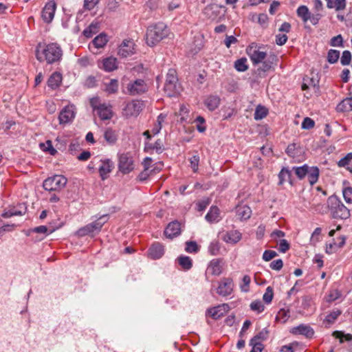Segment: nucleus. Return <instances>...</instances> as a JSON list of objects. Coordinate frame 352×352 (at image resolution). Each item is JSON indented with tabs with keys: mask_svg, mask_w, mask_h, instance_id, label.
Instances as JSON below:
<instances>
[{
	"mask_svg": "<svg viewBox=\"0 0 352 352\" xmlns=\"http://www.w3.org/2000/svg\"><path fill=\"white\" fill-rule=\"evenodd\" d=\"M169 29L167 25L159 22L150 25L146 30V42L150 47H153L159 43L169 34Z\"/></svg>",
	"mask_w": 352,
	"mask_h": 352,
	"instance_id": "nucleus-2",
	"label": "nucleus"
},
{
	"mask_svg": "<svg viewBox=\"0 0 352 352\" xmlns=\"http://www.w3.org/2000/svg\"><path fill=\"white\" fill-rule=\"evenodd\" d=\"M332 336L336 338L340 339V342L343 343L344 339L346 341H351L352 340V334L350 333H344L342 331H335L333 332Z\"/></svg>",
	"mask_w": 352,
	"mask_h": 352,
	"instance_id": "nucleus-41",
	"label": "nucleus"
},
{
	"mask_svg": "<svg viewBox=\"0 0 352 352\" xmlns=\"http://www.w3.org/2000/svg\"><path fill=\"white\" fill-rule=\"evenodd\" d=\"M96 113L102 120H110L113 116L111 106L104 103L101 104Z\"/></svg>",
	"mask_w": 352,
	"mask_h": 352,
	"instance_id": "nucleus-23",
	"label": "nucleus"
},
{
	"mask_svg": "<svg viewBox=\"0 0 352 352\" xmlns=\"http://www.w3.org/2000/svg\"><path fill=\"white\" fill-rule=\"evenodd\" d=\"M277 253L274 250H265L263 254V259L265 261H269L276 257Z\"/></svg>",
	"mask_w": 352,
	"mask_h": 352,
	"instance_id": "nucleus-62",
	"label": "nucleus"
},
{
	"mask_svg": "<svg viewBox=\"0 0 352 352\" xmlns=\"http://www.w3.org/2000/svg\"><path fill=\"white\" fill-rule=\"evenodd\" d=\"M56 9V3L54 0H49L46 3L41 13L42 19L45 23H50L52 22L54 17Z\"/></svg>",
	"mask_w": 352,
	"mask_h": 352,
	"instance_id": "nucleus-10",
	"label": "nucleus"
},
{
	"mask_svg": "<svg viewBox=\"0 0 352 352\" xmlns=\"http://www.w3.org/2000/svg\"><path fill=\"white\" fill-rule=\"evenodd\" d=\"M104 138L109 144L113 145L117 142L118 135L115 131L107 129L104 133Z\"/></svg>",
	"mask_w": 352,
	"mask_h": 352,
	"instance_id": "nucleus-35",
	"label": "nucleus"
},
{
	"mask_svg": "<svg viewBox=\"0 0 352 352\" xmlns=\"http://www.w3.org/2000/svg\"><path fill=\"white\" fill-rule=\"evenodd\" d=\"M108 221V216L107 214L102 215L100 217L95 221L89 223L93 230L94 234L98 233L100 232L102 227L103 225Z\"/></svg>",
	"mask_w": 352,
	"mask_h": 352,
	"instance_id": "nucleus-28",
	"label": "nucleus"
},
{
	"mask_svg": "<svg viewBox=\"0 0 352 352\" xmlns=\"http://www.w3.org/2000/svg\"><path fill=\"white\" fill-rule=\"evenodd\" d=\"M233 290V280L230 278H223L217 287V292L219 296H227L232 294Z\"/></svg>",
	"mask_w": 352,
	"mask_h": 352,
	"instance_id": "nucleus-13",
	"label": "nucleus"
},
{
	"mask_svg": "<svg viewBox=\"0 0 352 352\" xmlns=\"http://www.w3.org/2000/svg\"><path fill=\"white\" fill-rule=\"evenodd\" d=\"M234 68L236 71L240 72H245L248 69V65H247V58H241L237 59L234 62Z\"/></svg>",
	"mask_w": 352,
	"mask_h": 352,
	"instance_id": "nucleus-38",
	"label": "nucleus"
},
{
	"mask_svg": "<svg viewBox=\"0 0 352 352\" xmlns=\"http://www.w3.org/2000/svg\"><path fill=\"white\" fill-rule=\"evenodd\" d=\"M99 2V0H85L84 8L88 10H92Z\"/></svg>",
	"mask_w": 352,
	"mask_h": 352,
	"instance_id": "nucleus-64",
	"label": "nucleus"
},
{
	"mask_svg": "<svg viewBox=\"0 0 352 352\" xmlns=\"http://www.w3.org/2000/svg\"><path fill=\"white\" fill-rule=\"evenodd\" d=\"M278 185H283L285 182H288L292 186L294 184L292 179V170L288 168L283 167L278 173Z\"/></svg>",
	"mask_w": 352,
	"mask_h": 352,
	"instance_id": "nucleus-25",
	"label": "nucleus"
},
{
	"mask_svg": "<svg viewBox=\"0 0 352 352\" xmlns=\"http://www.w3.org/2000/svg\"><path fill=\"white\" fill-rule=\"evenodd\" d=\"M283 266V262L282 259L278 258L275 261H273L270 264V267L272 270L279 271L282 269Z\"/></svg>",
	"mask_w": 352,
	"mask_h": 352,
	"instance_id": "nucleus-61",
	"label": "nucleus"
},
{
	"mask_svg": "<svg viewBox=\"0 0 352 352\" xmlns=\"http://www.w3.org/2000/svg\"><path fill=\"white\" fill-rule=\"evenodd\" d=\"M148 254L152 259H159L164 254V246L158 242L154 243L149 248Z\"/></svg>",
	"mask_w": 352,
	"mask_h": 352,
	"instance_id": "nucleus-20",
	"label": "nucleus"
},
{
	"mask_svg": "<svg viewBox=\"0 0 352 352\" xmlns=\"http://www.w3.org/2000/svg\"><path fill=\"white\" fill-rule=\"evenodd\" d=\"M338 112H349L352 111V97L342 100L336 107Z\"/></svg>",
	"mask_w": 352,
	"mask_h": 352,
	"instance_id": "nucleus-29",
	"label": "nucleus"
},
{
	"mask_svg": "<svg viewBox=\"0 0 352 352\" xmlns=\"http://www.w3.org/2000/svg\"><path fill=\"white\" fill-rule=\"evenodd\" d=\"M241 239V234L238 230L228 232L223 236V241L228 243L235 244Z\"/></svg>",
	"mask_w": 352,
	"mask_h": 352,
	"instance_id": "nucleus-26",
	"label": "nucleus"
},
{
	"mask_svg": "<svg viewBox=\"0 0 352 352\" xmlns=\"http://www.w3.org/2000/svg\"><path fill=\"white\" fill-rule=\"evenodd\" d=\"M77 234L79 236H85L86 235H93L94 234L93 230L91 229V226L89 224L86 225L85 226L80 228L77 231Z\"/></svg>",
	"mask_w": 352,
	"mask_h": 352,
	"instance_id": "nucleus-48",
	"label": "nucleus"
},
{
	"mask_svg": "<svg viewBox=\"0 0 352 352\" xmlns=\"http://www.w3.org/2000/svg\"><path fill=\"white\" fill-rule=\"evenodd\" d=\"M179 90L177 72L175 69H169L166 76L164 91L167 96L174 97L179 94Z\"/></svg>",
	"mask_w": 352,
	"mask_h": 352,
	"instance_id": "nucleus-5",
	"label": "nucleus"
},
{
	"mask_svg": "<svg viewBox=\"0 0 352 352\" xmlns=\"http://www.w3.org/2000/svg\"><path fill=\"white\" fill-rule=\"evenodd\" d=\"M222 263V258H214L211 260L208 265L206 273L215 276H219L223 272Z\"/></svg>",
	"mask_w": 352,
	"mask_h": 352,
	"instance_id": "nucleus-17",
	"label": "nucleus"
},
{
	"mask_svg": "<svg viewBox=\"0 0 352 352\" xmlns=\"http://www.w3.org/2000/svg\"><path fill=\"white\" fill-rule=\"evenodd\" d=\"M278 244L279 245L278 250L282 253L286 252L290 248L289 243L285 239H280Z\"/></svg>",
	"mask_w": 352,
	"mask_h": 352,
	"instance_id": "nucleus-59",
	"label": "nucleus"
},
{
	"mask_svg": "<svg viewBox=\"0 0 352 352\" xmlns=\"http://www.w3.org/2000/svg\"><path fill=\"white\" fill-rule=\"evenodd\" d=\"M236 212L237 216L241 219L246 220L250 217L252 210L249 206L244 205V206H237L236 208Z\"/></svg>",
	"mask_w": 352,
	"mask_h": 352,
	"instance_id": "nucleus-31",
	"label": "nucleus"
},
{
	"mask_svg": "<svg viewBox=\"0 0 352 352\" xmlns=\"http://www.w3.org/2000/svg\"><path fill=\"white\" fill-rule=\"evenodd\" d=\"M118 89V81L116 79H111L110 82L107 84L105 91L108 94H116Z\"/></svg>",
	"mask_w": 352,
	"mask_h": 352,
	"instance_id": "nucleus-42",
	"label": "nucleus"
},
{
	"mask_svg": "<svg viewBox=\"0 0 352 352\" xmlns=\"http://www.w3.org/2000/svg\"><path fill=\"white\" fill-rule=\"evenodd\" d=\"M290 332L294 335H302L307 338H312L314 334V329L309 325L304 324L294 327Z\"/></svg>",
	"mask_w": 352,
	"mask_h": 352,
	"instance_id": "nucleus-18",
	"label": "nucleus"
},
{
	"mask_svg": "<svg viewBox=\"0 0 352 352\" xmlns=\"http://www.w3.org/2000/svg\"><path fill=\"white\" fill-rule=\"evenodd\" d=\"M250 345L252 346L250 352H262L263 349V344L261 342H252V340H250Z\"/></svg>",
	"mask_w": 352,
	"mask_h": 352,
	"instance_id": "nucleus-58",
	"label": "nucleus"
},
{
	"mask_svg": "<svg viewBox=\"0 0 352 352\" xmlns=\"http://www.w3.org/2000/svg\"><path fill=\"white\" fill-rule=\"evenodd\" d=\"M195 122H197V131L200 133L204 132L206 129V126L204 125V124L206 122L204 118L201 116H199L195 119Z\"/></svg>",
	"mask_w": 352,
	"mask_h": 352,
	"instance_id": "nucleus-56",
	"label": "nucleus"
},
{
	"mask_svg": "<svg viewBox=\"0 0 352 352\" xmlns=\"http://www.w3.org/2000/svg\"><path fill=\"white\" fill-rule=\"evenodd\" d=\"M221 99L219 96L217 95H210L204 100V104L207 109L213 111L217 109L220 104Z\"/></svg>",
	"mask_w": 352,
	"mask_h": 352,
	"instance_id": "nucleus-22",
	"label": "nucleus"
},
{
	"mask_svg": "<svg viewBox=\"0 0 352 352\" xmlns=\"http://www.w3.org/2000/svg\"><path fill=\"white\" fill-rule=\"evenodd\" d=\"M342 195L347 204H352V187L347 186L343 188Z\"/></svg>",
	"mask_w": 352,
	"mask_h": 352,
	"instance_id": "nucleus-50",
	"label": "nucleus"
},
{
	"mask_svg": "<svg viewBox=\"0 0 352 352\" xmlns=\"http://www.w3.org/2000/svg\"><path fill=\"white\" fill-rule=\"evenodd\" d=\"M98 24L97 23H91L87 28H85L82 34L86 38H91L94 34L98 32Z\"/></svg>",
	"mask_w": 352,
	"mask_h": 352,
	"instance_id": "nucleus-37",
	"label": "nucleus"
},
{
	"mask_svg": "<svg viewBox=\"0 0 352 352\" xmlns=\"http://www.w3.org/2000/svg\"><path fill=\"white\" fill-rule=\"evenodd\" d=\"M208 252L212 256H216L220 250V245L218 241H212L208 246Z\"/></svg>",
	"mask_w": 352,
	"mask_h": 352,
	"instance_id": "nucleus-46",
	"label": "nucleus"
},
{
	"mask_svg": "<svg viewBox=\"0 0 352 352\" xmlns=\"http://www.w3.org/2000/svg\"><path fill=\"white\" fill-rule=\"evenodd\" d=\"M351 160H352V153H349L344 157L341 158L338 161V165L340 167H344L346 165L349 164V162Z\"/></svg>",
	"mask_w": 352,
	"mask_h": 352,
	"instance_id": "nucleus-57",
	"label": "nucleus"
},
{
	"mask_svg": "<svg viewBox=\"0 0 352 352\" xmlns=\"http://www.w3.org/2000/svg\"><path fill=\"white\" fill-rule=\"evenodd\" d=\"M288 38L287 36L285 34H278L276 36V43L278 45H283L287 42Z\"/></svg>",
	"mask_w": 352,
	"mask_h": 352,
	"instance_id": "nucleus-63",
	"label": "nucleus"
},
{
	"mask_svg": "<svg viewBox=\"0 0 352 352\" xmlns=\"http://www.w3.org/2000/svg\"><path fill=\"white\" fill-rule=\"evenodd\" d=\"M267 109L261 105H258L255 110L254 118L256 120H262L263 118H265L267 115Z\"/></svg>",
	"mask_w": 352,
	"mask_h": 352,
	"instance_id": "nucleus-39",
	"label": "nucleus"
},
{
	"mask_svg": "<svg viewBox=\"0 0 352 352\" xmlns=\"http://www.w3.org/2000/svg\"><path fill=\"white\" fill-rule=\"evenodd\" d=\"M351 61V54L349 50L342 52L340 63L342 65H349Z\"/></svg>",
	"mask_w": 352,
	"mask_h": 352,
	"instance_id": "nucleus-53",
	"label": "nucleus"
},
{
	"mask_svg": "<svg viewBox=\"0 0 352 352\" xmlns=\"http://www.w3.org/2000/svg\"><path fill=\"white\" fill-rule=\"evenodd\" d=\"M267 336L268 331L266 329H263L251 340H252V342H261L262 340H265L267 338Z\"/></svg>",
	"mask_w": 352,
	"mask_h": 352,
	"instance_id": "nucleus-52",
	"label": "nucleus"
},
{
	"mask_svg": "<svg viewBox=\"0 0 352 352\" xmlns=\"http://www.w3.org/2000/svg\"><path fill=\"white\" fill-rule=\"evenodd\" d=\"M250 307L252 311H256L258 314L261 313L265 308L261 300H254L252 302Z\"/></svg>",
	"mask_w": 352,
	"mask_h": 352,
	"instance_id": "nucleus-49",
	"label": "nucleus"
},
{
	"mask_svg": "<svg viewBox=\"0 0 352 352\" xmlns=\"http://www.w3.org/2000/svg\"><path fill=\"white\" fill-rule=\"evenodd\" d=\"M126 91L123 90L124 94L130 96L141 95L148 91L146 83L142 79H136L130 81L126 87Z\"/></svg>",
	"mask_w": 352,
	"mask_h": 352,
	"instance_id": "nucleus-7",
	"label": "nucleus"
},
{
	"mask_svg": "<svg viewBox=\"0 0 352 352\" xmlns=\"http://www.w3.org/2000/svg\"><path fill=\"white\" fill-rule=\"evenodd\" d=\"M296 14L298 17L301 18L304 23H306L309 21L311 12H309L307 6H300L296 10Z\"/></svg>",
	"mask_w": 352,
	"mask_h": 352,
	"instance_id": "nucleus-36",
	"label": "nucleus"
},
{
	"mask_svg": "<svg viewBox=\"0 0 352 352\" xmlns=\"http://www.w3.org/2000/svg\"><path fill=\"white\" fill-rule=\"evenodd\" d=\"M75 117L73 106L64 107L59 113L58 120L60 124H67L72 121Z\"/></svg>",
	"mask_w": 352,
	"mask_h": 352,
	"instance_id": "nucleus-19",
	"label": "nucleus"
},
{
	"mask_svg": "<svg viewBox=\"0 0 352 352\" xmlns=\"http://www.w3.org/2000/svg\"><path fill=\"white\" fill-rule=\"evenodd\" d=\"M178 263L184 270H189L192 267V259L187 256H179L177 258Z\"/></svg>",
	"mask_w": 352,
	"mask_h": 352,
	"instance_id": "nucleus-33",
	"label": "nucleus"
},
{
	"mask_svg": "<svg viewBox=\"0 0 352 352\" xmlns=\"http://www.w3.org/2000/svg\"><path fill=\"white\" fill-rule=\"evenodd\" d=\"M315 125L314 121L310 118H305L302 122V128L304 129H312Z\"/></svg>",
	"mask_w": 352,
	"mask_h": 352,
	"instance_id": "nucleus-60",
	"label": "nucleus"
},
{
	"mask_svg": "<svg viewBox=\"0 0 352 352\" xmlns=\"http://www.w3.org/2000/svg\"><path fill=\"white\" fill-rule=\"evenodd\" d=\"M118 169L124 175L133 170V160L130 153H122L119 156Z\"/></svg>",
	"mask_w": 352,
	"mask_h": 352,
	"instance_id": "nucleus-8",
	"label": "nucleus"
},
{
	"mask_svg": "<svg viewBox=\"0 0 352 352\" xmlns=\"http://www.w3.org/2000/svg\"><path fill=\"white\" fill-rule=\"evenodd\" d=\"M185 250L188 253H197L199 251V247L195 241H186Z\"/></svg>",
	"mask_w": 352,
	"mask_h": 352,
	"instance_id": "nucleus-47",
	"label": "nucleus"
},
{
	"mask_svg": "<svg viewBox=\"0 0 352 352\" xmlns=\"http://www.w3.org/2000/svg\"><path fill=\"white\" fill-rule=\"evenodd\" d=\"M98 172L102 180H105L114 168V163L110 159L98 160Z\"/></svg>",
	"mask_w": 352,
	"mask_h": 352,
	"instance_id": "nucleus-11",
	"label": "nucleus"
},
{
	"mask_svg": "<svg viewBox=\"0 0 352 352\" xmlns=\"http://www.w3.org/2000/svg\"><path fill=\"white\" fill-rule=\"evenodd\" d=\"M166 238L173 239L181 234V225L177 221H171L168 224L164 232Z\"/></svg>",
	"mask_w": 352,
	"mask_h": 352,
	"instance_id": "nucleus-16",
	"label": "nucleus"
},
{
	"mask_svg": "<svg viewBox=\"0 0 352 352\" xmlns=\"http://www.w3.org/2000/svg\"><path fill=\"white\" fill-rule=\"evenodd\" d=\"M292 170L300 180L307 176L308 182L311 186L314 185L318 180L320 170L318 166H309L305 164L301 166H294Z\"/></svg>",
	"mask_w": 352,
	"mask_h": 352,
	"instance_id": "nucleus-4",
	"label": "nucleus"
},
{
	"mask_svg": "<svg viewBox=\"0 0 352 352\" xmlns=\"http://www.w3.org/2000/svg\"><path fill=\"white\" fill-rule=\"evenodd\" d=\"M62 80V74L60 72H55L48 78L47 85L52 89H56L60 87Z\"/></svg>",
	"mask_w": 352,
	"mask_h": 352,
	"instance_id": "nucleus-24",
	"label": "nucleus"
},
{
	"mask_svg": "<svg viewBox=\"0 0 352 352\" xmlns=\"http://www.w3.org/2000/svg\"><path fill=\"white\" fill-rule=\"evenodd\" d=\"M40 146L43 151H47L52 155H54L57 153V151L53 147L51 140H47L45 144L41 143Z\"/></svg>",
	"mask_w": 352,
	"mask_h": 352,
	"instance_id": "nucleus-45",
	"label": "nucleus"
},
{
	"mask_svg": "<svg viewBox=\"0 0 352 352\" xmlns=\"http://www.w3.org/2000/svg\"><path fill=\"white\" fill-rule=\"evenodd\" d=\"M135 43L131 39H125L118 48L120 56L126 58L135 54Z\"/></svg>",
	"mask_w": 352,
	"mask_h": 352,
	"instance_id": "nucleus-15",
	"label": "nucleus"
},
{
	"mask_svg": "<svg viewBox=\"0 0 352 352\" xmlns=\"http://www.w3.org/2000/svg\"><path fill=\"white\" fill-rule=\"evenodd\" d=\"M330 45L333 47H343V38L341 34L333 36L330 41Z\"/></svg>",
	"mask_w": 352,
	"mask_h": 352,
	"instance_id": "nucleus-55",
	"label": "nucleus"
},
{
	"mask_svg": "<svg viewBox=\"0 0 352 352\" xmlns=\"http://www.w3.org/2000/svg\"><path fill=\"white\" fill-rule=\"evenodd\" d=\"M289 310L285 309H280L278 312L276 319L280 320L282 323H285L289 318Z\"/></svg>",
	"mask_w": 352,
	"mask_h": 352,
	"instance_id": "nucleus-43",
	"label": "nucleus"
},
{
	"mask_svg": "<svg viewBox=\"0 0 352 352\" xmlns=\"http://www.w3.org/2000/svg\"><path fill=\"white\" fill-rule=\"evenodd\" d=\"M246 52L254 65L262 63L267 56L266 52H261L254 46H249Z\"/></svg>",
	"mask_w": 352,
	"mask_h": 352,
	"instance_id": "nucleus-12",
	"label": "nucleus"
},
{
	"mask_svg": "<svg viewBox=\"0 0 352 352\" xmlns=\"http://www.w3.org/2000/svg\"><path fill=\"white\" fill-rule=\"evenodd\" d=\"M325 1L328 8H334L336 11L343 10L346 6V0H325Z\"/></svg>",
	"mask_w": 352,
	"mask_h": 352,
	"instance_id": "nucleus-27",
	"label": "nucleus"
},
{
	"mask_svg": "<svg viewBox=\"0 0 352 352\" xmlns=\"http://www.w3.org/2000/svg\"><path fill=\"white\" fill-rule=\"evenodd\" d=\"M229 310L230 306L228 304L223 303L208 309L206 311V316L209 315L214 320H218L223 316Z\"/></svg>",
	"mask_w": 352,
	"mask_h": 352,
	"instance_id": "nucleus-14",
	"label": "nucleus"
},
{
	"mask_svg": "<svg viewBox=\"0 0 352 352\" xmlns=\"http://www.w3.org/2000/svg\"><path fill=\"white\" fill-rule=\"evenodd\" d=\"M190 163V167L194 173L198 170L199 164V156L198 155H194L189 159Z\"/></svg>",
	"mask_w": 352,
	"mask_h": 352,
	"instance_id": "nucleus-54",
	"label": "nucleus"
},
{
	"mask_svg": "<svg viewBox=\"0 0 352 352\" xmlns=\"http://www.w3.org/2000/svg\"><path fill=\"white\" fill-rule=\"evenodd\" d=\"M341 314L342 311L340 309L333 310L326 316L325 319L324 320V322H326L328 324H333Z\"/></svg>",
	"mask_w": 352,
	"mask_h": 352,
	"instance_id": "nucleus-40",
	"label": "nucleus"
},
{
	"mask_svg": "<svg viewBox=\"0 0 352 352\" xmlns=\"http://www.w3.org/2000/svg\"><path fill=\"white\" fill-rule=\"evenodd\" d=\"M205 219L210 223L218 222L219 221V209L217 206H212L206 214Z\"/></svg>",
	"mask_w": 352,
	"mask_h": 352,
	"instance_id": "nucleus-30",
	"label": "nucleus"
},
{
	"mask_svg": "<svg viewBox=\"0 0 352 352\" xmlns=\"http://www.w3.org/2000/svg\"><path fill=\"white\" fill-rule=\"evenodd\" d=\"M108 41L106 34L101 33L92 41V44L96 48H102L106 45Z\"/></svg>",
	"mask_w": 352,
	"mask_h": 352,
	"instance_id": "nucleus-34",
	"label": "nucleus"
},
{
	"mask_svg": "<svg viewBox=\"0 0 352 352\" xmlns=\"http://www.w3.org/2000/svg\"><path fill=\"white\" fill-rule=\"evenodd\" d=\"M340 57V52L336 50H329L327 54V60L329 63H336Z\"/></svg>",
	"mask_w": 352,
	"mask_h": 352,
	"instance_id": "nucleus-44",
	"label": "nucleus"
},
{
	"mask_svg": "<svg viewBox=\"0 0 352 352\" xmlns=\"http://www.w3.org/2000/svg\"><path fill=\"white\" fill-rule=\"evenodd\" d=\"M277 60V57L275 55L270 56L267 60L262 62V66L257 69L256 74L259 77H265V73L272 68L274 61Z\"/></svg>",
	"mask_w": 352,
	"mask_h": 352,
	"instance_id": "nucleus-21",
	"label": "nucleus"
},
{
	"mask_svg": "<svg viewBox=\"0 0 352 352\" xmlns=\"http://www.w3.org/2000/svg\"><path fill=\"white\" fill-rule=\"evenodd\" d=\"M36 59L42 63L46 61L52 65L59 63L63 57V50L60 46L56 43L45 44L39 43L35 51Z\"/></svg>",
	"mask_w": 352,
	"mask_h": 352,
	"instance_id": "nucleus-1",
	"label": "nucleus"
},
{
	"mask_svg": "<svg viewBox=\"0 0 352 352\" xmlns=\"http://www.w3.org/2000/svg\"><path fill=\"white\" fill-rule=\"evenodd\" d=\"M327 204L333 219H347L350 217V210L344 206L338 196L333 195L329 197Z\"/></svg>",
	"mask_w": 352,
	"mask_h": 352,
	"instance_id": "nucleus-3",
	"label": "nucleus"
},
{
	"mask_svg": "<svg viewBox=\"0 0 352 352\" xmlns=\"http://www.w3.org/2000/svg\"><path fill=\"white\" fill-rule=\"evenodd\" d=\"M102 69L106 72H112L117 69V60L116 58L108 57L102 61Z\"/></svg>",
	"mask_w": 352,
	"mask_h": 352,
	"instance_id": "nucleus-32",
	"label": "nucleus"
},
{
	"mask_svg": "<svg viewBox=\"0 0 352 352\" xmlns=\"http://www.w3.org/2000/svg\"><path fill=\"white\" fill-rule=\"evenodd\" d=\"M143 102L138 100H133L127 103L125 108L123 109L124 114L126 117L137 116L142 110Z\"/></svg>",
	"mask_w": 352,
	"mask_h": 352,
	"instance_id": "nucleus-9",
	"label": "nucleus"
},
{
	"mask_svg": "<svg viewBox=\"0 0 352 352\" xmlns=\"http://www.w3.org/2000/svg\"><path fill=\"white\" fill-rule=\"evenodd\" d=\"M273 296H274L273 288L272 287L269 286L267 287L265 292L263 296V300L265 303L269 304L272 302Z\"/></svg>",
	"mask_w": 352,
	"mask_h": 352,
	"instance_id": "nucleus-51",
	"label": "nucleus"
},
{
	"mask_svg": "<svg viewBox=\"0 0 352 352\" xmlns=\"http://www.w3.org/2000/svg\"><path fill=\"white\" fill-rule=\"evenodd\" d=\"M67 182L65 177L60 175H55L44 180L43 187L47 191H57L63 189Z\"/></svg>",
	"mask_w": 352,
	"mask_h": 352,
	"instance_id": "nucleus-6",
	"label": "nucleus"
}]
</instances>
